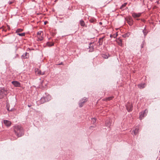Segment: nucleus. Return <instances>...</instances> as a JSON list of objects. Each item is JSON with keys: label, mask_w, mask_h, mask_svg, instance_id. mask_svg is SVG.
<instances>
[{"label": "nucleus", "mask_w": 160, "mask_h": 160, "mask_svg": "<svg viewBox=\"0 0 160 160\" xmlns=\"http://www.w3.org/2000/svg\"><path fill=\"white\" fill-rule=\"evenodd\" d=\"M14 130L15 134L18 137L22 136L24 134L23 128L19 125H15L14 127Z\"/></svg>", "instance_id": "f257e3e1"}, {"label": "nucleus", "mask_w": 160, "mask_h": 160, "mask_svg": "<svg viewBox=\"0 0 160 160\" xmlns=\"http://www.w3.org/2000/svg\"><path fill=\"white\" fill-rule=\"evenodd\" d=\"M8 94L7 89L4 88L0 87V99L3 98Z\"/></svg>", "instance_id": "f03ea898"}, {"label": "nucleus", "mask_w": 160, "mask_h": 160, "mask_svg": "<svg viewBox=\"0 0 160 160\" xmlns=\"http://www.w3.org/2000/svg\"><path fill=\"white\" fill-rule=\"evenodd\" d=\"M126 19V20L130 26H132L133 23V21L131 17H129Z\"/></svg>", "instance_id": "7ed1b4c3"}, {"label": "nucleus", "mask_w": 160, "mask_h": 160, "mask_svg": "<svg viewBox=\"0 0 160 160\" xmlns=\"http://www.w3.org/2000/svg\"><path fill=\"white\" fill-rule=\"evenodd\" d=\"M87 101L86 98H83L81 100H80L79 102V105L80 107H82L83 106L84 103Z\"/></svg>", "instance_id": "20e7f679"}, {"label": "nucleus", "mask_w": 160, "mask_h": 160, "mask_svg": "<svg viewBox=\"0 0 160 160\" xmlns=\"http://www.w3.org/2000/svg\"><path fill=\"white\" fill-rule=\"evenodd\" d=\"M147 112L148 111L147 110H145L144 111L141 112L139 116L140 119L141 120L145 116L147 115Z\"/></svg>", "instance_id": "39448f33"}, {"label": "nucleus", "mask_w": 160, "mask_h": 160, "mask_svg": "<svg viewBox=\"0 0 160 160\" xmlns=\"http://www.w3.org/2000/svg\"><path fill=\"white\" fill-rule=\"evenodd\" d=\"M139 126H137L136 127L135 129L132 131L131 133L133 134V133H134V135H136L138 134L139 131Z\"/></svg>", "instance_id": "423d86ee"}, {"label": "nucleus", "mask_w": 160, "mask_h": 160, "mask_svg": "<svg viewBox=\"0 0 160 160\" xmlns=\"http://www.w3.org/2000/svg\"><path fill=\"white\" fill-rule=\"evenodd\" d=\"M3 123L7 127H10L11 124V121L7 120H3Z\"/></svg>", "instance_id": "0eeeda50"}, {"label": "nucleus", "mask_w": 160, "mask_h": 160, "mask_svg": "<svg viewBox=\"0 0 160 160\" xmlns=\"http://www.w3.org/2000/svg\"><path fill=\"white\" fill-rule=\"evenodd\" d=\"M12 83L16 87H20L21 86L20 83L17 81H13L12 82Z\"/></svg>", "instance_id": "6e6552de"}, {"label": "nucleus", "mask_w": 160, "mask_h": 160, "mask_svg": "<svg viewBox=\"0 0 160 160\" xmlns=\"http://www.w3.org/2000/svg\"><path fill=\"white\" fill-rule=\"evenodd\" d=\"M126 108L128 112H130L132 111V106L130 104H128L126 106Z\"/></svg>", "instance_id": "1a4fd4ad"}, {"label": "nucleus", "mask_w": 160, "mask_h": 160, "mask_svg": "<svg viewBox=\"0 0 160 160\" xmlns=\"http://www.w3.org/2000/svg\"><path fill=\"white\" fill-rule=\"evenodd\" d=\"M141 13H136L135 12H133L132 14V16L134 18L139 17L140 16Z\"/></svg>", "instance_id": "9d476101"}, {"label": "nucleus", "mask_w": 160, "mask_h": 160, "mask_svg": "<svg viewBox=\"0 0 160 160\" xmlns=\"http://www.w3.org/2000/svg\"><path fill=\"white\" fill-rule=\"evenodd\" d=\"M35 74L37 75H43L44 74L45 72L42 71H35Z\"/></svg>", "instance_id": "9b49d317"}, {"label": "nucleus", "mask_w": 160, "mask_h": 160, "mask_svg": "<svg viewBox=\"0 0 160 160\" xmlns=\"http://www.w3.org/2000/svg\"><path fill=\"white\" fill-rule=\"evenodd\" d=\"M40 102L41 104H42L48 102V100L47 99L46 100L45 97H43L41 98L40 100Z\"/></svg>", "instance_id": "f8f14e48"}, {"label": "nucleus", "mask_w": 160, "mask_h": 160, "mask_svg": "<svg viewBox=\"0 0 160 160\" xmlns=\"http://www.w3.org/2000/svg\"><path fill=\"white\" fill-rule=\"evenodd\" d=\"M111 119H109L108 120H107L105 122V123L106 126L109 127H110L111 126Z\"/></svg>", "instance_id": "ddd939ff"}, {"label": "nucleus", "mask_w": 160, "mask_h": 160, "mask_svg": "<svg viewBox=\"0 0 160 160\" xmlns=\"http://www.w3.org/2000/svg\"><path fill=\"white\" fill-rule=\"evenodd\" d=\"M28 55L29 54L28 53L25 52V53H24L21 57L22 59H25L27 58L28 57Z\"/></svg>", "instance_id": "4468645a"}, {"label": "nucleus", "mask_w": 160, "mask_h": 160, "mask_svg": "<svg viewBox=\"0 0 160 160\" xmlns=\"http://www.w3.org/2000/svg\"><path fill=\"white\" fill-rule=\"evenodd\" d=\"M146 86V84L145 83H141L138 85V87L142 89L145 87Z\"/></svg>", "instance_id": "2eb2a0df"}, {"label": "nucleus", "mask_w": 160, "mask_h": 160, "mask_svg": "<svg viewBox=\"0 0 160 160\" xmlns=\"http://www.w3.org/2000/svg\"><path fill=\"white\" fill-rule=\"evenodd\" d=\"M118 44L120 46H122V41L121 39H118L117 41Z\"/></svg>", "instance_id": "dca6fc26"}, {"label": "nucleus", "mask_w": 160, "mask_h": 160, "mask_svg": "<svg viewBox=\"0 0 160 160\" xmlns=\"http://www.w3.org/2000/svg\"><path fill=\"white\" fill-rule=\"evenodd\" d=\"M80 23L81 25L82 26V27L85 26V23L84 22L83 20H80Z\"/></svg>", "instance_id": "f3484780"}, {"label": "nucleus", "mask_w": 160, "mask_h": 160, "mask_svg": "<svg viewBox=\"0 0 160 160\" xmlns=\"http://www.w3.org/2000/svg\"><path fill=\"white\" fill-rule=\"evenodd\" d=\"M103 38L102 37L99 39L98 41V43H99V45H102V44Z\"/></svg>", "instance_id": "a211bd4d"}, {"label": "nucleus", "mask_w": 160, "mask_h": 160, "mask_svg": "<svg viewBox=\"0 0 160 160\" xmlns=\"http://www.w3.org/2000/svg\"><path fill=\"white\" fill-rule=\"evenodd\" d=\"M90 46H89V52H92L94 51V48L93 46H91V44H90Z\"/></svg>", "instance_id": "6ab92c4d"}, {"label": "nucleus", "mask_w": 160, "mask_h": 160, "mask_svg": "<svg viewBox=\"0 0 160 160\" xmlns=\"http://www.w3.org/2000/svg\"><path fill=\"white\" fill-rule=\"evenodd\" d=\"M45 98H46V100L47 99L48 102L50 101L51 99V96L49 95H47Z\"/></svg>", "instance_id": "aec40b11"}, {"label": "nucleus", "mask_w": 160, "mask_h": 160, "mask_svg": "<svg viewBox=\"0 0 160 160\" xmlns=\"http://www.w3.org/2000/svg\"><path fill=\"white\" fill-rule=\"evenodd\" d=\"M47 45L49 47H51L54 45V43L48 42L47 43Z\"/></svg>", "instance_id": "412c9836"}, {"label": "nucleus", "mask_w": 160, "mask_h": 160, "mask_svg": "<svg viewBox=\"0 0 160 160\" xmlns=\"http://www.w3.org/2000/svg\"><path fill=\"white\" fill-rule=\"evenodd\" d=\"M109 57L108 54H103L102 55V57L105 59H107Z\"/></svg>", "instance_id": "4be33fe9"}, {"label": "nucleus", "mask_w": 160, "mask_h": 160, "mask_svg": "<svg viewBox=\"0 0 160 160\" xmlns=\"http://www.w3.org/2000/svg\"><path fill=\"white\" fill-rule=\"evenodd\" d=\"M96 122V119L95 118H92V122L93 124H94Z\"/></svg>", "instance_id": "5701e85b"}, {"label": "nucleus", "mask_w": 160, "mask_h": 160, "mask_svg": "<svg viewBox=\"0 0 160 160\" xmlns=\"http://www.w3.org/2000/svg\"><path fill=\"white\" fill-rule=\"evenodd\" d=\"M143 33L144 34V35L145 37L147 35L148 32H147L146 30H145V28L142 31Z\"/></svg>", "instance_id": "b1692460"}, {"label": "nucleus", "mask_w": 160, "mask_h": 160, "mask_svg": "<svg viewBox=\"0 0 160 160\" xmlns=\"http://www.w3.org/2000/svg\"><path fill=\"white\" fill-rule=\"evenodd\" d=\"M129 35L130 34L129 33H127L123 35L122 36L123 37L126 38L127 37H128Z\"/></svg>", "instance_id": "393cba45"}, {"label": "nucleus", "mask_w": 160, "mask_h": 160, "mask_svg": "<svg viewBox=\"0 0 160 160\" xmlns=\"http://www.w3.org/2000/svg\"><path fill=\"white\" fill-rule=\"evenodd\" d=\"M145 42L144 40H143L141 45V48H143L144 47V46L145 45Z\"/></svg>", "instance_id": "a878e982"}, {"label": "nucleus", "mask_w": 160, "mask_h": 160, "mask_svg": "<svg viewBox=\"0 0 160 160\" xmlns=\"http://www.w3.org/2000/svg\"><path fill=\"white\" fill-rule=\"evenodd\" d=\"M22 30H23L22 29L19 28V29H17L16 30V32L17 33H18V32H21L22 31Z\"/></svg>", "instance_id": "bb28decb"}, {"label": "nucleus", "mask_w": 160, "mask_h": 160, "mask_svg": "<svg viewBox=\"0 0 160 160\" xmlns=\"http://www.w3.org/2000/svg\"><path fill=\"white\" fill-rule=\"evenodd\" d=\"M89 21L91 22L94 23L95 21V19L94 18H91L89 20Z\"/></svg>", "instance_id": "cd10ccee"}, {"label": "nucleus", "mask_w": 160, "mask_h": 160, "mask_svg": "<svg viewBox=\"0 0 160 160\" xmlns=\"http://www.w3.org/2000/svg\"><path fill=\"white\" fill-rule=\"evenodd\" d=\"M17 34L19 35L20 36H24L25 35V33L23 32L22 33H17Z\"/></svg>", "instance_id": "c85d7f7f"}, {"label": "nucleus", "mask_w": 160, "mask_h": 160, "mask_svg": "<svg viewBox=\"0 0 160 160\" xmlns=\"http://www.w3.org/2000/svg\"><path fill=\"white\" fill-rule=\"evenodd\" d=\"M127 4V3H124L123 4L122 6H121L120 7V9H122L123 8V7H125L126 5Z\"/></svg>", "instance_id": "c756f323"}, {"label": "nucleus", "mask_w": 160, "mask_h": 160, "mask_svg": "<svg viewBox=\"0 0 160 160\" xmlns=\"http://www.w3.org/2000/svg\"><path fill=\"white\" fill-rule=\"evenodd\" d=\"M113 98V97H108L107 98L106 100H108V101L110 100H112Z\"/></svg>", "instance_id": "7c9ffc66"}, {"label": "nucleus", "mask_w": 160, "mask_h": 160, "mask_svg": "<svg viewBox=\"0 0 160 160\" xmlns=\"http://www.w3.org/2000/svg\"><path fill=\"white\" fill-rule=\"evenodd\" d=\"M42 32V31H39L37 32V34L38 35H41Z\"/></svg>", "instance_id": "2f4dec72"}, {"label": "nucleus", "mask_w": 160, "mask_h": 160, "mask_svg": "<svg viewBox=\"0 0 160 160\" xmlns=\"http://www.w3.org/2000/svg\"><path fill=\"white\" fill-rule=\"evenodd\" d=\"M18 57V54H16L15 55V56L13 57V59H15V58H17Z\"/></svg>", "instance_id": "473e14b6"}, {"label": "nucleus", "mask_w": 160, "mask_h": 160, "mask_svg": "<svg viewBox=\"0 0 160 160\" xmlns=\"http://www.w3.org/2000/svg\"><path fill=\"white\" fill-rule=\"evenodd\" d=\"M14 109V108H12L10 110L9 109V108H7V110L8 111H13V110Z\"/></svg>", "instance_id": "72a5a7b5"}, {"label": "nucleus", "mask_w": 160, "mask_h": 160, "mask_svg": "<svg viewBox=\"0 0 160 160\" xmlns=\"http://www.w3.org/2000/svg\"><path fill=\"white\" fill-rule=\"evenodd\" d=\"M38 39L39 40L41 41L42 40L43 38L42 37L40 38H38Z\"/></svg>", "instance_id": "f704fd0d"}, {"label": "nucleus", "mask_w": 160, "mask_h": 160, "mask_svg": "<svg viewBox=\"0 0 160 160\" xmlns=\"http://www.w3.org/2000/svg\"><path fill=\"white\" fill-rule=\"evenodd\" d=\"M62 64V62L59 64H57L58 65H60Z\"/></svg>", "instance_id": "c9c22d12"}, {"label": "nucleus", "mask_w": 160, "mask_h": 160, "mask_svg": "<svg viewBox=\"0 0 160 160\" xmlns=\"http://www.w3.org/2000/svg\"><path fill=\"white\" fill-rule=\"evenodd\" d=\"M28 107H30L31 106V105H28Z\"/></svg>", "instance_id": "e433bc0d"}, {"label": "nucleus", "mask_w": 160, "mask_h": 160, "mask_svg": "<svg viewBox=\"0 0 160 160\" xmlns=\"http://www.w3.org/2000/svg\"><path fill=\"white\" fill-rule=\"evenodd\" d=\"M46 23H47V22H46H46H44V24H46Z\"/></svg>", "instance_id": "4c0bfd02"}, {"label": "nucleus", "mask_w": 160, "mask_h": 160, "mask_svg": "<svg viewBox=\"0 0 160 160\" xmlns=\"http://www.w3.org/2000/svg\"><path fill=\"white\" fill-rule=\"evenodd\" d=\"M99 23L100 24H102V22H100Z\"/></svg>", "instance_id": "58836bf2"}, {"label": "nucleus", "mask_w": 160, "mask_h": 160, "mask_svg": "<svg viewBox=\"0 0 160 160\" xmlns=\"http://www.w3.org/2000/svg\"><path fill=\"white\" fill-rule=\"evenodd\" d=\"M137 20H139V19H137Z\"/></svg>", "instance_id": "ea45409f"}, {"label": "nucleus", "mask_w": 160, "mask_h": 160, "mask_svg": "<svg viewBox=\"0 0 160 160\" xmlns=\"http://www.w3.org/2000/svg\"><path fill=\"white\" fill-rule=\"evenodd\" d=\"M110 37H112V35H110Z\"/></svg>", "instance_id": "a19ab883"}, {"label": "nucleus", "mask_w": 160, "mask_h": 160, "mask_svg": "<svg viewBox=\"0 0 160 160\" xmlns=\"http://www.w3.org/2000/svg\"><path fill=\"white\" fill-rule=\"evenodd\" d=\"M159 160H160V158H159Z\"/></svg>", "instance_id": "79ce46f5"}, {"label": "nucleus", "mask_w": 160, "mask_h": 160, "mask_svg": "<svg viewBox=\"0 0 160 160\" xmlns=\"http://www.w3.org/2000/svg\"><path fill=\"white\" fill-rule=\"evenodd\" d=\"M12 3L11 2H10V4Z\"/></svg>", "instance_id": "37998d69"}]
</instances>
